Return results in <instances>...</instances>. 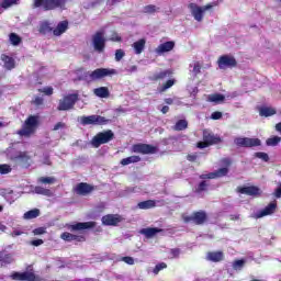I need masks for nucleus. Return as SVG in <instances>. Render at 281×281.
I'll list each match as a JSON object with an SVG mask.
<instances>
[{
  "mask_svg": "<svg viewBox=\"0 0 281 281\" xmlns=\"http://www.w3.org/2000/svg\"><path fill=\"white\" fill-rule=\"evenodd\" d=\"M217 65L220 69H234V67L238 66V61H236L234 56L222 55L217 60Z\"/></svg>",
  "mask_w": 281,
  "mask_h": 281,
  "instance_id": "nucleus-11",
  "label": "nucleus"
},
{
  "mask_svg": "<svg viewBox=\"0 0 281 281\" xmlns=\"http://www.w3.org/2000/svg\"><path fill=\"white\" fill-rule=\"evenodd\" d=\"M281 142L280 136H272L266 140L267 146H278V144Z\"/></svg>",
  "mask_w": 281,
  "mask_h": 281,
  "instance_id": "nucleus-43",
  "label": "nucleus"
},
{
  "mask_svg": "<svg viewBox=\"0 0 281 281\" xmlns=\"http://www.w3.org/2000/svg\"><path fill=\"white\" fill-rule=\"evenodd\" d=\"M37 183H42V186H54V183H56V178H54V177H40L37 179Z\"/></svg>",
  "mask_w": 281,
  "mask_h": 281,
  "instance_id": "nucleus-39",
  "label": "nucleus"
},
{
  "mask_svg": "<svg viewBox=\"0 0 281 281\" xmlns=\"http://www.w3.org/2000/svg\"><path fill=\"white\" fill-rule=\"evenodd\" d=\"M115 139V133L111 130H105L103 132L97 133L91 139V146L93 148H100L104 144H109Z\"/></svg>",
  "mask_w": 281,
  "mask_h": 281,
  "instance_id": "nucleus-2",
  "label": "nucleus"
},
{
  "mask_svg": "<svg viewBox=\"0 0 281 281\" xmlns=\"http://www.w3.org/2000/svg\"><path fill=\"white\" fill-rule=\"evenodd\" d=\"M259 115L261 117H271L272 115H276V109L269 106L260 108Z\"/></svg>",
  "mask_w": 281,
  "mask_h": 281,
  "instance_id": "nucleus-36",
  "label": "nucleus"
},
{
  "mask_svg": "<svg viewBox=\"0 0 281 281\" xmlns=\"http://www.w3.org/2000/svg\"><path fill=\"white\" fill-rule=\"evenodd\" d=\"M243 267H245V260L243 259H238V260H235L234 263H233V269H243Z\"/></svg>",
  "mask_w": 281,
  "mask_h": 281,
  "instance_id": "nucleus-53",
  "label": "nucleus"
},
{
  "mask_svg": "<svg viewBox=\"0 0 281 281\" xmlns=\"http://www.w3.org/2000/svg\"><path fill=\"white\" fill-rule=\"evenodd\" d=\"M41 216V210L33 209L24 213L23 218L25 221H32L33 218H38Z\"/></svg>",
  "mask_w": 281,
  "mask_h": 281,
  "instance_id": "nucleus-33",
  "label": "nucleus"
},
{
  "mask_svg": "<svg viewBox=\"0 0 281 281\" xmlns=\"http://www.w3.org/2000/svg\"><path fill=\"white\" fill-rule=\"evenodd\" d=\"M175 85H177V79H175V78L168 79L166 82H164L158 88V91H159V93H166V91H168V89H172V87H175Z\"/></svg>",
  "mask_w": 281,
  "mask_h": 281,
  "instance_id": "nucleus-30",
  "label": "nucleus"
},
{
  "mask_svg": "<svg viewBox=\"0 0 281 281\" xmlns=\"http://www.w3.org/2000/svg\"><path fill=\"white\" fill-rule=\"evenodd\" d=\"M173 49H175V42L173 41H169V42H165V43L160 44L156 48V53H158V54H166L167 52H172Z\"/></svg>",
  "mask_w": 281,
  "mask_h": 281,
  "instance_id": "nucleus-29",
  "label": "nucleus"
},
{
  "mask_svg": "<svg viewBox=\"0 0 281 281\" xmlns=\"http://www.w3.org/2000/svg\"><path fill=\"white\" fill-rule=\"evenodd\" d=\"M189 9L191 10L194 20L198 21V23H201V21H203V14H205L203 8L199 7L196 3H190Z\"/></svg>",
  "mask_w": 281,
  "mask_h": 281,
  "instance_id": "nucleus-21",
  "label": "nucleus"
},
{
  "mask_svg": "<svg viewBox=\"0 0 281 281\" xmlns=\"http://www.w3.org/2000/svg\"><path fill=\"white\" fill-rule=\"evenodd\" d=\"M122 261L125 262V265H135V259L133 257H122Z\"/></svg>",
  "mask_w": 281,
  "mask_h": 281,
  "instance_id": "nucleus-56",
  "label": "nucleus"
},
{
  "mask_svg": "<svg viewBox=\"0 0 281 281\" xmlns=\"http://www.w3.org/2000/svg\"><path fill=\"white\" fill-rule=\"evenodd\" d=\"M171 258H179L181 255V249L179 248H173L170 250Z\"/></svg>",
  "mask_w": 281,
  "mask_h": 281,
  "instance_id": "nucleus-55",
  "label": "nucleus"
},
{
  "mask_svg": "<svg viewBox=\"0 0 281 281\" xmlns=\"http://www.w3.org/2000/svg\"><path fill=\"white\" fill-rule=\"evenodd\" d=\"M65 3L67 0H33V8H43L45 12H49L65 7Z\"/></svg>",
  "mask_w": 281,
  "mask_h": 281,
  "instance_id": "nucleus-4",
  "label": "nucleus"
},
{
  "mask_svg": "<svg viewBox=\"0 0 281 281\" xmlns=\"http://www.w3.org/2000/svg\"><path fill=\"white\" fill-rule=\"evenodd\" d=\"M92 45L94 50L102 54L106 47V38H104V31H98L92 36Z\"/></svg>",
  "mask_w": 281,
  "mask_h": 281,
  "instance_id": "nucleus-10",
  "label": "nucleus"
},
{
  "mask_svg": "<svg viewBox=\"0 0 281 281\" xmlns=\"http://www.w3.org/2000/svg\"><path fill=\"white\" fill-rule=\"evenodd\" d=\"M67 30H69V21L64 20L59 22L55 29H53V34L54 36H63Z\"/></svg>",
  "mask_w": 281,
  "mask_h": 281,
  "instance_id": "nucleus-26",
  "label": "nucleus"
},
{
  "mask_svg": "<svg viewBox=\"0 0 281 281\" xmlns=\"http://www.w3.org/2000/svg\"><path fill=\"white\" fill-rule=\"evenodd\" d=\"M159 8H157L155 4H148L144 7V13L145 14H155Z\"/></svg>",
  "mask_w": 281,
  "mask_h": 281,
  "instance_id": "nucleus-45",
  "label": "nucleus"
},
{
  "mask_svg": "<svg viewBox=\"0 0 281 281\" xmlns=\"http://www.w3.org/2000/svg\"><path fill=\"white\" fill-rule=\"evenodd\" d=\"M43 239H34L31 241V245H33V247H41V245H43Z\"/></svg>",
  "mask_w": 281,
  "mask_h": 281,
  "instance_id": "nucleus-61",
  "label": "nucleus"
},
{
  "mask_svg": "<svg viewBox=\"0 0 281 281\" xmlns=\"http://www.w3.org/2000/svg\"><path fill=\"white\" fill-rule=\"evenodd\" d=\"M278 210V202L269 203L263 210L257 212L256 218H265V216H271Z\"/></svg>",
  "mask_w": 281,
  "mask_h": 281,
  "instance_id": "nucleus-20",
  "label": "nucleus"
},
{
  "mask_svg": "<svg viewBox=\"0 0 281 281\" xmlns=\"http://www.w3.org/2000/svg\"><path fill=\"white\" fill-rule=\"evenodd\" d=\"M40 116L38 115H30L25 122L22 130L18 132L22 137H30V135H33V133L36 132V128H38V122Z\"/></svg>",
  "mask_w": 281,
  "mask_h": 281,
  "instance_id": "nucleus-3",
  "label": "nucleus"
},
{
  "mask_svg": "<svg viewBox=\"0 0 281 281\" xmlns=\"http://www.w3.org/2000/svg\"><path fill=\"white\" fill-rule=\"evenodd\" d=\"M222 164L224 166H232V159L231 158H223Z\"/></svg>",
  "mask_w": 281,
  "mask_h": 281,
  "instance_id": "nucleus-63",
  "label": "nucleus"
},
{
  "mask_svg": "<svg viewBox=\"0 0 281 281\" xmlns=\"http://www.w3.org/2000/svg\"><path fill=\"white\" fill-rule=\"evenodd\" d=\"M76 102H78V93L64 95L63 99L59 100L57 111H71V109L76 106Z\"/></svg>",
  "mask_w": 281,
  "mask_h": 281,
  "instance_id": "nucleus-6",
  "label": "nucleus"
},
{
  "mask_svg": "<svg viewBox=\"0 0 281 281\" xmlns=\"http://www.w3.org/2000/svg\"><path fill=\"white\" fill-rule=\"evenodd\" d=\"M12 280L16 281H36L38 280V277H36V273L25 271V272H13L11 274Z\"/></svg>",
  "mask_w": 281,
  "mask_h": 281,
  "instance_id": "nucleus-15",
  "label": "nucleus"
},
{
  "mask_svg": "<svg viewBox=\"0 0 281 281\" xmlns=\"http://www.w3.org/2000/svg\"><path fill=\"white\" fill-rule=\"evenodd\" d=\"M61 240H65L66 243H71L76 240L77 243H85L87 238L82 235H74L69 232H65L60 235Z\"/></svg>",
  "mask_w": 281,
  "mask_h": 281,
  "instance_id": "nucleus-24",
  "label": "nucleus"
},
{
  "mask_svg": "<svg viewBox=\"0 0 281 281\" xmlns=\"http://www.w3.org/2000/svg\"><path fill=\"white\" fill-rule=\"evenodd\" d=\"M0 60L4 64V69L8 71H12L16 67V61L14 60V57L8 56L5 54H2L0 56Z\"/></svg>",
  "mask_w": 281,
  "mask_h": 281,
  "instance_id": "nucleus-25",
  "label": "nucleus"
},
{
  "mask_svg": "<svg viewBox=\"0 0 281 281\" xmlns=\"http://www.w3.org/2000/svg\"><path fill=\"white\" fill-rule=\"evenodd\" d=\"M13 160L20 164L22 168H30L32 166V156L27 151H19L14 157Z\"/></svg>",
  "mask_w": 281,
  "mask_h": 281,
  "instance_id": "nucleus-13",
  "label": "nucleus"
},
{
  "mask_svg": "<svg viewBox=\"0 0 281 281\" xmlns=\"http://www.w3.org/2000/svg\"><path fill=\"white\" fill-rule=\"evenodd\" d=\"M135 54H142L144 52V48L146 47V40L140 38L133 44Z\"/></svg>",
  "mask_w": 281,
  "mask_h": 281,
  "instance_id": "nucleus-37",
  "label": "nucleus"
},
{
  "mask_svg": "<svg viewBox=\"0 0 281 281\" xmlns=\"http://www.w3.org/2000/svg\"><path fill=\"white\" fill-rule=\"evenodd\" d=\"M40 34H49L50 32H54V27H52V24H49L47 21H44L40 24L38 27Z\"/></svg>",
  "mask_w": 281,
  "mask_h": 281,
  "instance_id": "nucleus-34",
  "label": "nucleus"
},
{
  "mask_svg": "<svg viewBox=\"0 0 281 281\" xmlns=\"http://www.w3.org/2000/svg\"><path fill=\"white\" fill-rule=\"evenodd\" d=\"M206 260L209 262H223L225 260V252L223 250L209 251L206 254Z\"/></svg>",
  "mask_w": 281,
  "mask_h": 281,
  "instance_id": "nucleus-23",
  "label": "nucleus"
},
{
  "mask_svg": "<svg viewBox=\"0 0 281 281\" xmlns=\"http://www.w3.org/2000/svg\"><path fill=\"white\" fill-rule=\"evenodd\" d=\"M95 227V222H79L75 225H70L68 229L70 232H82V229H93Z\"/></svg>",
  "mask_w": 281,
  "mask_h": 281,
  "instance_id": "nucleus-22",
  "label": "nucleus"
},
{
  "mask_svg": "<svg viewBox=\"0 0 281 281\" xmlns=\"http://www.w3.org/2000/svg\"><path fill=\"white\" fill-rule=\"evenodd\" d=\"M40 93H45V95H54V88L45 87L43 89H38Z\"/></svg>",
  "mask_w": 281,
  "mask_h": 281,
  "instance_id": "nucleus-52",
  "label": "nucleus"
},
{
  "mask_svg": "<svg viewBox=\"0 0 281 281\" xmlns=\"http://www.w3.org/2000/svg\"><path fill=\"white\" fill-rule=\"evenodd\" d=\"M196 158H198L196 154H189L187 156L188 161H196Z\"/></svg>",
  "mask_w": 281,
  "mask_h": 281,
  "instance_id": "nucleus-62",
  "label": "nucleus"
},
{
  "mask_svg": "<svg viewBox=\"0 0 281 281\" xmlns=\"http://www.w3.org/2000/svg\"><path fill=\"white\" fill-rule=\"evenodd\" d=\"M229 169L227 167H223L214 172L200 175V179H218L221 177H227Z\"/></svg>",
  "mask_w": 281,
  "mask_h": 281,
  "instance_id": "nucleus-19",
  "label": "nucleus"
},
{
  "mask_svg": "<svg viewBox=\"0 0 281 281\" xmlns=\"http://www.w3.org/2000/svg\"><path fill=\"white\" fill-rule=\"evenodd\" d=\"M274 195H276L277 199H281V184H280L279 188L276 189Z\"/></svg>",
  "mask_w": 281,
  "mask_h": 281,
  "instance_id": "nucleus-64",
  "label": "nucleus"
},
{
  "mask_svg": "<svg viewBox=\"0 0 281 281\" xmlns=\"http://www.w3.org/2000/svg\"><path fill=\"white\" fill-rule=\"evenodd\" d=\"M9 38H10L11 45L16 46L21 43V36H19L16 33H11L9 35Z\"/></svg>",
  "mask_w": 281,
  "mask_h": 281,
  "instance_id": "nucleus-44",
  "label": "nucleus"
},
{
  "mask_svg": "<svg viewBox=\"0 0 281 281\" xmlns=\"http://www.w3.org/2000/svg\"><path fill=\"white\" fill-rule=\"evenodd\" d=\"M236 146L241 148H256L257 146H261L262 142L260 138H249V137H236L234 139Z\"/></svg>",
  "mask_w": 281,
  "mask_h": 281,
  "instance_id": "nucleus-9",
  "label": "nucleus"
},
{
  "mask_svg": "<svg viewBox=\"0 0 281 281\" xmlns=\"http://www.w3.org/2000/svg\"><path fill=\"white\" fill-rule=\"evenodd\" d=\"M205 190H207V181L203 180L195 188V192L201 194V192H205Z\"/></svg>",
  "mask_w": 281,
  "mask_h": 281,
  "instance_id": "nucleus-46",
  "label": "nucleus"
},
{
  "mask_svg": "<svg viewBox=\"0 0 281 281\" xmlns=\"http://www.w3.org/2000/svg\"><path fill=\"white\" fill-rule=\"evenodd\" d=\"M223 117V112L215 111L211 114V120H221Z\"/></svg>",
  "mask_w": 281,
  "mask_h": 281,
  "instance_id": "nucleus-57",
  "label": "nucleus"
},
{
  "mask_svg": "<svg viewBox=\"0 0 281 281\" xmlns=\"http://www.w3.org/2000/svg\"><path fill=\"white\" fill-rule=\"evenodd\" d=\"M218 5V2H212V3H209V4H205L204 7H202V10H204V12L206 10H212V8Z\"/></svg>",
  "mask_w": 281,
  "mask_h": 281,
  "instance_id": "nucleus-58",
  "label": "nucleus"
},
{
  "mask_svg": "<svg viewBox=\"0 0 281 281\" xmlns=\"http://www.w3.org/2000/svg\"><path fill=\"white\" fill-rule=\"evenodd\" d=\"M186 128H188V121H186V120H179L173 125V131H186Z\"/></svg>",
  "mask_w": 281,
  "mask_h": 281,
  "instance_id": "nucleus-40",
  "label": "nucleus"
},
{
  "mask_svg": "<svg viewBox=\"0 0 281 281\" xmlns=\"http://www.w3.org/2000/svg\"><path fill=\"white\" fill-rule=\"evenodd\" d=\"M255 157H257L258 159H262V161H269V154H267L265 151L256 153Z\"/></svg>",
  "mask_w": 281,
  "mask_h": 281,
  "instance_id": "nucleus-49",
  "label": "nucleus"
},
{
  "mask_svg": "<svg viewBox=\"0 0 281 281\" xmlns=\"http://www.w3.org/2000/svg\"><path fill=\"white\" fill-rule=\"evenodd\" d=\"M133 153H139L140 155H155L157 153V147L150 144H135L132 147Z\"/></svg>",
  "mask_w": 281,
  "mask_h": 281,
  "instance_id": "nucleus-12",
  "label": "nucleus"
},
{
  "mask_svg": "<svg viewBox=\"0 0 281 281\" xmlns=\"http://www.w3.org/2000/svg\"><path fill=\"white\" fill-rule=\"evenodd\" d=\"M182 221L194 225H205L207 223V213L205 211H195L191 215L182 216Z\"/></svg>",
  "mask_w": 281,
  "mask_h": 281,
  "instance_id": "nucleus-7",
  "label": "nucleus"
},
{
  "mask_svg": "<svg viewBox=\"0 0 281 281\" xmlns=\"http://www.w3.org/2000/svg\"><path fill=\"white\" fill-rule=\"evenodd\" d=\"M203 68V66L201 65L200 61H195L193 65V74L194 76H199V74H201V69Z\"/></svg>",
  "mask_w": 281,
  "mask_h": 281,
  "instance_id": "nucleus-50",
  "label": "nucleus"
},
{
  "mask_svg": "<svg viewBox=\"0 0 281 281\" xmlns=\"http://www.w3.org/2000/svg\"><path fill=\"white\" fill-rule=\"evenodd\" d=\"M237 192L239 194H247V196H260V194H262V191L260 190V188L256 186L238 187Z\"/></svg>",
  "mask_w": 281,
  "mask_h": 281,
  "instance_id": "nucleus-18",
  "label": "nucleus"
},
{
  "mask_svg": "<svg viewBox=\"0 0 281 281\" xmlns=\"http://www.w3.org/2000/svg\"><path fill=\"white\" fill-rule=\"evenodd\" d=\"M124 56H126V53H124L123 49H116L115 50V60H116V63H120V60H122V58H124Z\"/></svg>",
  "mask_w": 281,
  "mask_h": 281,
  "instance_id": "nucleus-51",
  "label": "nucleus"
},
{
  "mask_svg": "<svg viewBox=\"0 0 281 281\" xmlns=\"http://www.w3.org/2000/svg\"><path fill=\"white\" fill-rule=\"evenodd\" d=\"M33 234H34L35 236H42V234H45V228H44V227L35 228V229L33 231Z\"/></svg>",
  "mask_w": 281,
  "mask_h": 281,
  "instance_id": "nucleus-59",
  "label": "nucleus"
},
{
  "mask_svg": "<svg viewBox=\"0 0 281 281\" xmlns=\"http://www.w3.org/2000/svg\"><path fill=\"white\" fill-rule=\"evenodd\" d=\"M117 70L113 68H97L93 71H88L85 74L86 80L89 82H95V80H102V78H109L115 76Z\"/></svg>",
  "mask_w": 281,
  "mask_h": 281,
  "instance_id": "nucleus-1",
  "label": "nucleus"
},
{
  "mask_svg": "<svg viewBox=\"0 0 281 281\" xmlns=\"http://www.w3.org/2000/svg\"><path fill=\"white\" fill-rule=\"evenodd\" d=\"M137 207L139 210H153V207H157V202L155 200L143 201L137 204Z\"/></svg>",
  "mask_w": 281,
  "mask_h": 281,
  "instance_id": "nucleus-32",
  "label": "nucleus"
},
{
  "mask_svg": "<svg viewBox=\"0 0 281 281\" xmlns=\"http://www.w3.org/2000/svg\"><path fill=\"white\" fill-rule=\"evenodd\" d=\"M61 128H67V124H65L64 122H57L54 125L53 131H60Z\"/></svg>",
  "mask_w": 281,
  "mask_h": 281,
  "instance_id": "nucleus-54",
  "label": "nucleus"
},
{
  "mask_svg": "<svg viewBox=\"0 0 281 281\" xmlns=\"http://www.w3.org/2000/svg\"><path fill=\"white\" fill-rule=\"evenodd\" d=\"M173 74L172 69H164L158 72H154L148 77V79L150 82H161V80H166V78H171Z\"/></svg>",
  "mask_w": 281,
  "mask_h": 281,
  "instance_id": "nucleus-17",
  "label": "nucleus"
},
{
  "mask_svg": "<svg viewBox=\"0 0 281 281\" xmlns=\"http://www.w3.org/2000/svg\"><path fill=\"white\" fill-rule=\"evenodd\" d=\"M43 102H44V99H43V98L36 97V98L34 99V101H33V104H35V106H42Z\"/></svg>",
  "mask_w": 281,
  "mask_h": 281,
  "instance_id": "nucleus-60",
  "label": "nucleus"
},
{
  "mask_svg": "<svg viewBox=\"0 0 281 281\" xmlns=\"http://www.w3.org/2000/svg\"><path fill=\"white\" fill-rule=\"evenodd\" d=\"M93 93L97 95V98H110L111 91H109L108 87H99L93 89Z\"/></svg>",
  "mask_w": 281,
  "mask_h": 281,
  "instance_id": "nucleus-31",
  "label": "nucleus"
},
{
  "mask_svg": "<svg viewBox=\"0 0 281 281\" xmlns=\"http://www.w3.org/2000/svg\"><path fill=\"white\" fill-rule=\"evenodd\" d=\"M109 120L106 117L101 115H89V116H82L81 117V124L82 126H103L104 124H108Z\"/></svg>",
  "mask_w": 281,
  "mask_h": 281,
  "instance_id": "nucleus-8",
  "label": "nucleus"
},
{
  "mask_svg": "<svg viewBox=\"0 0 281 281\" xmlns=\"http://www.w3.org/2000/svg\"><path fill=\"white\" fill-rule=\"evenodd\" d=\"M223 143V138L218 135H214L212 132L204 130L203 131V140L199 142L196 146L201 149L209 148V146H214L216 144Z\"/></svg>",
  "mask_w": 281,
  "mask_h": 281,
  "instance_id": "nucleus-5",
  "label": "nucleus"
},
{
  "mask_svg": "<svg viewBox=\"0 0 281 281\" xmlns=\"http://www.w3.org/2000/svg\"><path fill=\"white\" fill-rule=\"evenodd\" d=\"M94 190L95 187L87 182H80L75 188V192L76 194H79V196H87L91 194V192H93Z\"/></svg>",
  "mask_w": 281,
  "mask_h": 281,
  "instance_id": "nucleus-16",
  "label": "nucleus"
},
{
  "mask_svg": "<svg viewBox=\"0 0 281 281\" xmlns=\"http://www.w3.org/2000/svg\"><path fill=\"white\" fill-rule=\"evenodd\" d=\"M209 102H225V97L221 93H214L209 95Z\"/></svg>",
  "mask_w": 281,
  "mask_h": 281,
  "instance_id": "nucleus-41",
  "label": "nucleus"
},
{
  "mask_svg": "<svg viewBox=\"0 0 281 281\" xmlns=\"http://www.w3.org/2000/svg\"><path fill=\"white\" fill-rule=\"evenodd\" d=\"M142 161V157L139 156H130L127 158H123L121 160V166H130V164H139Z\"/></svg>",
  "mask_w": 281,
  "mask_h": 281,
  "instance_id": "nucleus-35",
  "label": "nucleus"
},
{
  "mask_svg": "<svg viewBox=\"0 0 281 281\" xmlns=\"http://www.w3.org/2000/svg\"><path fill=\"white\" fill-rule=\"evenodd\" d=\"M12 262H14L12 254H9L5 250L0 251V267H7L8 265H12Z\"/></svg>",
  "mask_w": 281,
  "mask_h": 281,
  "instance_id": "nucleus-28",
  "label": "nucleus"
},
{
  "mask_svg": "<svg viewBox=\"0 0 281 281\" xmlns=\"http://www.w3.org/2000/svg\"><path fill=\"white\" fill-rule=\"evenodd\" d=\"M16 1L19 0H3L1 2V8H3V10H8V8H12V5H16Z\"/></svg>",
  "mask_w": 281,
  "mask_h": 281,
  "instance_id": "nucleus-48",
  "label": "nucleus"
},
{
  "mask_svg": "<svg viewBox=\"0 0 281 281\" xmlns=\"http://www.w3.org/2000/svg\"><path fill=\"white\" fill-rule=\"evenodd\" d=\"M124 218L120 214H108L102 217V224L109 227H117Z\"/></svg>",
  "mask_w": 281,
  "mask_h": 281,
  "instance_id": "nucleus-14",
  "label": "nucleus"
},
{
  "mask_svg": "<svg viewBox=\"0 0 281 281\" xmlns=\"http://www.w3.org/2000/svg\"><path fill=\"white\" fill-rule=\"evenodd\" d=\"M161 232H164V229L158 227H147V228L140 229L139 234H142L147 238H154V236H157V234H161Z\"/></svg>",
  "mask_w": 281,
  "mask_h": 281,
  "instance_id": "nucleus-27",
  "label": "nucleus"
},
{
  "mask_svg": "<svg viewBox=\"0 0 281 281\" xmlns=\"http://www.w3.org/2000/svg\"><path fill=\"white\" fill-rule=\"evenodd\" d=\"M35 194H42L43 196H54V192L49 189H45L41 186L34 188Z\"/></svg>",
  "mask_w": 281,
  "mask_h": 281,
  "instance_id": "nucleus-38",
  "label": "nucleus"
},
{
  "mask_svg": "<svg viewBox=\"0 0 281 281\" xmlns=\"http://www.w3.org/2000/svg\"><path fill=\"white\" fill-rule=\"evenodd\" d=\"M12 172V167L8 164L0 165V175H10Z\"/></svg>",
  "mask_w": 281,
  "mask_h": 281,
  "instance_id": "nucleus-47",
  "label": "nucleus"
},
{
  "mask_svg": "<svg viewBox=\"0 0 281 281\" xmlns=\"http://www.w3.org/2000/svg\"><path fill=\"white\" fill-rule=\"evenodd\" d=\"M164 269H168V263L166 262H159L155 266L153 269L154 276H159V271H164Z\"/></svg>",
  "mask_w": 281,
  "mask_h": 281,
  "instance_id": "nucleus-42",
  "label": "nucleus"
}]
</instances>
